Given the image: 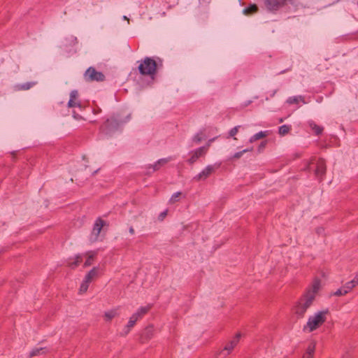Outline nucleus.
<instances>
[{"instance_id": "obj_29", "label": "nucleus", "mask_w": 358, "mask_h": 358, "mask_svg": "<svg viewBox=\"0 0 358 358\" xmlns=\"http://www.w3.org/2000/svg\"><path fill=\"white\" fill-rule=\"evenodd\" d=\"M257 10V7L256 5H251L249 7H247L245 8L244 10H243V12L245 14H251V13H253L255 12H256Z\"/></svg>"}, {"instance_id": "obj_21", "label": "nucleus", "mask_w": 358, "mask_h": 358, "mask_svg": "<svg viewBox=\"0 0 358 358\" xmlns=\"http://www.w3.org/2000/svg\"><path fill=\"white\" fill-rule=\"evenodd\" d=\"M47 352L48 350L46 348H36L30 352L29 357L40 356L41 355H45Z\"/></svg>"}, {"instance_id": "obj_9", "label": "nucleus", "mask_w": 358, "mask_h": 358, "mask_svg": "<svg viewBox=\"0 0 358 358\" xmlns=\"http://www.w3.org/2000/svg\"><path fill=\"white\" fill-rule=\"evenodd\" d=\"M241 336V334L240 333L236 334V336L225 345L223 350L220 352V355L224 357L229 355L238 343Z\"/></svg>"}, {"instance_id": "obj_17", "label": "nucleus", "mask_w": 358, "mask_h": 358, "mask_svg": "<svg viewBox=\"0 0 358 358\" xmlns=\"http://www.w3.org/2000/svg\"><path fill=\"white\" fill-rule=\"evenodd\" d=\"M137 321L138 320L133 315H131L129 317L127 324L122 329V331L120 333V334L122 336L127 335L129 333L131 329L135 325Z\"/></svg>"}, {"instance_id": "obj_31", "label": "nucleus", "mask_w": 358, "mask_h": 358, "mask_svg": "<svg viewBox=\"0 0 358 358\" xmlns=\"http://www.w3.org/2000/svg\"><path fill=\"white\" fill-rule=\"evenodd\" d=\"M181 194L182 193L180 192H176L173 193L169 200V202L171 203H174L175 202H176L178 200V197L181 195Z\"/></svg>"}, {"instance_id": "obj_22", "label": "nucleus", "mask_w": 358, "mask_h": 358, "mask_svg": "<svg viewBox=\"0 0 358 358\" xmlns=\"http://www.w3.org/2000/svg\"><path fill=\"white\" fill-rule=\"evenodd\" d=\"M267 132L266 131H259L255 134H254L253 136H252L250 138V143H253L260 138H262L264 137H265L266 136V134Z\"/></svg>"}, {"instance_id": "obj_18", "label": "nucleus", "mask_w": 358, "mask_h": 358, "mask_svg": "<svg viewBox=\"0 0 358 358\" xmlns=\"http://www.w3.org/2000/svg\"><path fill=\"white\" fill-rule=\"evenodd\" d=\"M308 124L310 128L314 131L315 135H320L324 130V128L320 125H317L313 120H309Z\"/></svg>"}, {"instance_id": "obj_15", "label": "nucleus", "mask_w": 358, "mask_h": 358, "mask_svg": "<svg viewBox=\"0 0 358 358\" xmlns=\"http://www.w3.org/2000/svg\"><path fill=\"white\" fill-rule=\"evenodd\" d=\"M152 305L140 307L132 315L137 320L142 318L151 308Z\"/></svg>"}, {"instance_id": "obj_44", "label": "nucleus", "mask_w": 358, "mask_h": 358, "mask_svg": "<svg viewBox=\"0 0 358 358\" xmlns=\"http://www.w3.org/2000/svg\"><path fill=\"white\" fill-rule=\"evenodd\" d=\"M166 215V211H164V212H163V213L161 214V216H162V217H164Z\"/></svg>"}, {"instance_id": "obj_28", "label": "nucleus", "mask_w": 358, "mask_h": 358, "mask_svg": "<svg viewBox=\"0 0 358 358\" xmlns=\"http://www.w3.org/2000/svg\"><path fill=\"white\" fill-rule=\"evenodd\" d=\"M357 285L355 283V282L352 280L348 282H346L343 287L346 291V293L348 294L353 287H355Z\"/></svg>"}, {"instance_id": "obj_37", "label": "nucleus", "mask_w": 358, "mask_h": 358, "mask_svg": "<svg viewBox=\"0 0 358 358\" xmlns=\"http://www.w3.org/2000/svg\"><path fill=\"white\" fill-rule=\"evenodd\" d=\"M352 280L357 285H358V273L356 274L355 278Z\"/></svg>"}, {"instance_id": "obj_5", "label": "nucleus", "mask_w": 358, "mask_h": 358, "mask_svg": "<svg viewBox=\"0 0 358 358\" xmlns=\"http://www.w3.org/2000/svg\"><path fill=\"white\" fill-rule=\"evenodd\" d=\"M221 163H215L206 166L199 174L196 175L193 180L196 181L204 180L210 176L215 170L220 168Z\"/></svg>"}, {"instance_id": "obj_38", "label": "nucleus", "mask_w": 358, "mask_h": 358, "mask_svg": "<svg viewBox=\"0 0 358 358\" xmlns=\"http://www.w3.org/2000/svg\"><path fill=\"white\" fill-rule=\"evenodd\" d=\"M313 355L304 354L302 358H313Z\"/></svg>"}, {"instance_id": "obj_36", "label": "nucleus", "mask_w": 358, "mask_h": 358, "mask_svg": "<svg viewBox=\"0 0 358 358\" xmlns=\"http://www.w3.org/2000/svg\"><path fill=\"white\" fill-rule=\"evenodd\" d=\"M215 141V138H211L210 140H208V143H206V145H203V147H206V152H208V150L209 148V147L210 146L212 142H213Z\"/></svg>"}, {"instance_id": "obj_19", "label": "nucleus", "mask_w": 358, "mask_h": 358, "mask_svg": "<svg viewBox=\"0 0 358 358\" xmlns=\"http://www.w3.org/2000/svg\"><path fill=\"white\" fill-rule=\"evenodd\" d=\"M154 334V327L148 326L143 331L141 337L143 340L150 339Z\"/></svg>"}, {"instance_id": "obj_43", "label": "nucleus", "mask_w": 358, "mask_h": 358, "mask_svg": "<svg viewBox=\"0 0 358 358\" xmlns=\"http://www.w3.org/2000/svg\"><path fill=\"white\" fill-rule=\"evenodd\" d=\"M251 103H252V101H247L244 103L243 106H244V107H246V106H249Z\"/></svg>"}, {"instance_id": "obj_12", "label": "nucleus", "mask_w": 358, "mask_h": 358, "mask_svg": "<svg viewBox=\"0 0 358 358\" xmlns=\"http://www.w3.org/2000/svg\"><path fill=\"white\" fill-rule=\"evenodd\" d=\"M326 173V164L324 159H320L317 160L316 164V168L315 170V174L316 177L320 180H322L323 176Z\"/></svg>"}, {"instance_id": "obj_6", "label": "nucleus", "mask_w": 358, "mask_h": 358, "mask_svg": "<svg viewBox=\"0 0 358 358\" xmlns=\"http://www.w3.org/2000/svg\"><path fill=\"white\" fill-rule=\"evenodd\" d=\"M84 76L87 81L100 82L104 80L105 79V76L103 73L101 71H97L93 67H89L85 71Z\"/></svg>"}, {"instance_id": "obj_24", "label": "nucleus", "mask_w": 358, "mask_h": 358, "mask_svg": "<svg viewBox=\"0 0 358 358\" xmlns=\"http://www.w3.org/2000/svg\"><path fill=\"white\" fill-rule=\"evenodd\" d=\"M252 150H253V148H250L244 149L241 151L237 152L233 156L230 157L229 159L241 158L244 153L248 152H251V151H252Z\"/></svg>"}, {"instance_id": "obj_40", "label": "nucleus", "mask_w": 358, "mask_h": 358, "mask_svg": "<svg viewBox=\"0 0 358 358\" xmlns=\"http://www.w3.org/2000/svg\"><path fill=\"white\" fill-rule=\"evenodd\" d=\"M129 233L133 235L134 234V229L133 227H130L129 229Z\"/></svg>"}, {"instance_id": "obj_16", "label": "nucleus", "mask_w": 358, "mask_h": 358, "mask_svg": "<svg viewBox=\"0 0 358 358\" xmlns=\"http://www.w3.org/2000/svg\"><path fill=\"white\" fill-rule=\"evenodd\" d=\"M173 158L171 157H169L166 158H162L157 160L153 165H150L149 169H152V171H157L160 169L161 166L165 165L170 161H171Z\"/></svg>"}, {"instance_id": "obj_47", "label": "nucleus", "mask_w": 358, "mask_h": 358, "mask_svg": "<svg viewBox=\"0 0 358 358\" xmlns=\"http://www.w3.org/2000/svg\"><path fill=\"white\" fill-rule=\"evenodd\" d=\"M308 169H311L310 165H308Z\"/></svg>"}, {"instance_id": "obj_30", "label": "nucleus", "mask_w": 358, "mask_h": 358, "mask_svg": "<svg viewBox=\"0 0 358 358\" xmlns=\"http://www.w3.org/2000/svg\"><path fill=\"white\" fill-rule=\"evenodd\" d=\"M202 133L199 132L196 133L193 137H192V141L194 142L196 144H199L202 141Z\"/></svg>"}, {"instance_id": "obj_35", "label": "nucleus", "mask_w": 358, "mask_h": 358, "mask_svg": "<svg viewBox=\"0 0 358 358\" xmlns=\"http://www.w3.org/2000/svg\"><path fill=\"white\" fill-rule=\"evenodd\" d=\"M315 352V345L313 344H310L306 351L305 354L314 355Z\"/></svg>"}, {"instance_id": "obj_25", "label": "nucleus", "mask_w": 358, "mask_h": 358, "mask_svg": "<svg viewBox=\"0 0 358 358\" xmlns=\"http://www.w3.org/2000/svg\"><path fill=\"white\" fill-rule=\"evenodd\" d=\"M82 257H83L82 255H76V259L73 262H70L69 264V267H71L73 269L76 268L79 265L80 262H81Z\"/></svg>"}, {"instance_id": "obj_8", "label": "nucleus", "mask_w": 358, "mask_h": 358, "mask_svg": "<svg viewBox=\"0 0 358 358\" xmlns=\"http://www.w3.org/2000/svg\"><path fill=\"white\" fill-rule=\"evenodd\" d=\"M120 127V122L114 117L108 119L101 126V129L106 134H111L113 131L117 130Z\"/></svg>"}, {"instance_id": "obj_42", "label": "nucleus", "mask_w": 358, "mask_h": 358, "mask_svg": "<svg viewBox=\"0 0 358 358\" xmlns=\"http://www.w3.org/2000/svg\"><path fill=\"white\" fill-rule=\"evenodd\" d=\"M277 91H278L277 90H275L272 91L271 94H270V96L271 97H273L275 96V94H276Z\"/></svg>"}, {"instance_id": "obj_33", "label": "nucleus", "mask_w": 358, "mask_h": 358, "mask_svg": "<svg viewBox=\"0 0 358 358\" xmlns=\"http://www.w3.org/2000/svg\"><path fill=\"white\" fill-rule=\"evenodd\" d=\"M241 127L240 125L236 126L231 129L229 131V137H234L237 133L238 132V129Z\"/></svg>"}, {"instance_id": "obj_41", "label": "nucleus", "mask_w": 358, "mask_h": 358, "mask_svg": "<svg viewBox=\"0 0 358 358\" xmlns=\"http://www.w3.org/2000/svg\"><path fill=\"white\" fill-rule=\"evenodd\" d=\"M265 145H266V142H262L259 147V150L264 148L265 147Z\"/></svg>"}, {"instance_id": "obj_13", "label": "nucleus", "mask_w": 358, "mask_h": 358, "mask_svg": "<svg viewBox=\"0 0 358 358\" xmlns=\"http://www.w3.org/2000/svg\"><path fill=\"white\" fill-rule=\"evenodd\" d=\"M78 92L76 90H73L70 92V99L68 102L69 108H80L81 103L80 101L78 100Z\"/></svg>"}, {"instance_id": "obj_27", "label": "nucleus", "mask_w": 358, "mask_h": 358, "mask_svg": "<svg viewBox=\"0 0 358 358\" xmlns=\"http://www.w3.org/2000/svg\"><path fill=\"white\" fill-rule=\"evenodd\" d=\"M291 129V126L283 124L279 127L278 132L280 135L284 136L287 134Z\"/></svg>"}, {"instance_id": "obj_34", "label": "nucleus", "mask_w": 358, "mask_h": 358, "mask_svg": "<svg viewBox=\"0 0 358 358\" xmlns=\"http://www.w3.org/2000/svg\"><path fill=\"white\" fill-rule=\"evenodd\" d=\"M347 293H346V291L345 290V289L342 287L341 288H339L338 289H337L334 293V295L335 296H343V295H345Z\"/></svg>"}, {"instance_id": "obj_46", "label": "nucleus", "mask_w": 358, "mask_h": 358, "mask_svg": "<svg viewBox=\"0 0 358 358\" xmlns=\"http://www.w3.org/2000/svg\"><path fill=\"white\" fill-rule=\"evenodd\" d=\"M122 18H123V20H128V18H127V17L126 15H124V16L122 17Z\"/></svg>"}, {"instance_id": "obj_48", "label": "nucleus", "mask_w": 358, "mask_h": 358, "mask_svg": "<svg viewBox=\"0 0 358 358\" xmlns=\"http://www.w3.org/2000/svg\"><path fill=\"white\" fill-rule=\"evenodd\" d=\"M342 358H345V357H342Z\"/></svg>"}, {"instance_id": "obj_1", "label": "nucleus", "mask_w": 358, "mask_h": 358, "mask_svg": "<svg viewBox=\"0 0 358 358\" xmlns=\"http://www.w3.org/2000/svg\"><path fill=\"white\" fill-rule=\"evenodd\" d=\"M329 311L328 309L319 310L310 315L306 324L303 326V330L307 332H312L318 329L327 320Z\"/></svg>"}, {"instance_id": "obj_3", "label": "nucleus", "mask_w": 358, "mask_h": 358, "mask_svg": "<svg viewBox=\"0 0 358 358\" xmlns=\"http://www.w3.org/2000/svg\"><path fill=\"white\" fill-rule=\"evenodd\" d=\"M156 62L150 57H145L138 66L139 72L142 75L152 76L156 72Z\"/></svg>"}, {"instance_id": "obj_2", "label": "nucleus", "mask_w": 358, "mask_h": 358, "mask_svg": "<svg viewBox=\"0 0 358 358\" xmlns=\"http://www.w3.org/2000/svg\"><path fill=\"white\" fill-rule=\"evenodd\" d=\"M313 302V295H303L295 303L293 308V313L297 318L304 317L307 310L311 306Z\"/></svg>"}, {"instance_id": "obj_7", "label": "nucleus", "mask_w": 358, "mask_h": 358, "mask_svg": "<svg viewBox=\"0 0 358 358\" xmlns=\"http://www.w3.org/2000/svg\"><path fill=\"white\" fill-rule=\"evenodd\" d=\"M105 224L106 222L101 218L99 217L96 220L93 226L92 231L89 237L90 242L93 243L98 240L100 232Z\"/></svg>"}, {"instance_id": "obj_39", "label": "nucleus", "mask_w": 358, "mask_h": 358, "mask_svg": "<svg viewBox=\"0 0 358 358\" xmlns=\"http://www.w3.org/2000/svg\"><path fill=\"white\" fill-rule=\"evenodd\" d=\"M323 231H324V229H323V228H322V227H320V228L317 229V233L318 234H322Z\"/></svg>"}, {"instance_id": "obj_14", "label": "nucleus", "mask_w": 358, "mask_h": 358, "mask_svg": "<svg viewBox=\"0 0 358 358\" xmlns=\"http://www.w3.org/2000/svg\"><path fill=\"white\" fill-rule=\"evenodd\" d=\"M320 288V280L319 279H315L310 287V288L308 289V290L305 292L303 295H308V294L310 295H313V301L315 300V295L317 292L319 291Z\"/></svg>"}, {"instance_id": "obj_20", "label": "nucleus", "mask_w": 358, "mask_h": 358, "mask_svg": "<svg viewBox=\"0 0 358 358\" xmlns=\"http://www.w3.org/2000/svg\"><path fill=\"white\" fill-rule=\"evenodd\" d=\"M299 101H301L303 104L306 103L304 97L301 95L290 96L287 99V103L289 104L298 103Z\"/></svg>"}, {"instance_id": "obj_26", "label": "nucleus", "mask_w": 358, "mask_h": 358, "mask_svg": "<svg viewBox=\"0 0 358 358\" xmlns=\"http://www.w3.org/2000/svg\"><path fill=\"white\" fill-rule=\"evenodd\" d=\"M87 255H88V257L84 263L85 267L90 266L92 264L93 259L96 254H95V252H90Z\"/></svg>"}, {"instance_id": "obj_45", "label": "nucleus", "mask_w": 358, "mask_h": 358, "mask_svg": "<svg viewBox=\"0 0 358 358\" xmlns=\"http://www.w3.org/2000/svg\"><path fill=\"white\" fill-rule=\"evenodd\" d=\"M78 115H76V114H73V117L76 118V119H78Z\"/></svg>"}, {"instance_id": "obj_11", "label": "nucleus", "mask_w": 358, "mask_h": 358, "mask_svg": "<svg viewBox=\"0 0 358 358\" xmlns=\"http://www.w3.org/2000/svg\"><path fill=\"white\" fill-rule=\"evenodd\" d=\"M206 147H200L194 150L189 152L191 154L190 158L187 160L188 163L192 164L196 162V160L204 156L207 152H206Z\"/></svg>"}, {"instance_id": "obj_10", "label": "nucleus", "mask_w": 358, "mask_h": 358, "mask_svg": "<svg viewBox=\"0 0 358 358\" xmlns=\"http://www.w3.org/2000/svg\"><path fill=\"white\" fill-rule=\"evenodd\" d=\"M291 0H265L264 3L266 8L271 11H275L284 6Z\"/></svg>"}, {"instance_id": "obj_23", "label": "nucleus", "mask_w": 358, "mask_h": 358, "mask_svg": "<svg viewBox=\"0 0 358 358\" xmlns=\"http://www.w3.org/2000/svg\"><path fill=\"white\" fill-rule=\"evenodd\" d=\"M36 83L34 82H27L23 84L18 85L17 86V89L18 90H27L32 87Z\"/></svg>"}, {"instance_id": "obj_32", "label": "nucleus", "mask_w": 358, "mask_h": 358, "mask_svg": "<svg viewBox=\"0 0 358 358\" xmlns=\"http://www.w3.org/2000/svg\"><path fill=\"white\" fill-rule=\"evenodd\" d=\"M116 314H117V312L115 310H112L106 312L105 317L107 320H110L114 317H115Z\"/></svg>"}, {"instance_id": "obj_4", "label": "nucleus", "mask_w": 358, "mask_h": 358, "mask_svg": "<svg viewBox=\"0 0 358 358\" xmlns=\"http://www.w3.org/2000/svg\"><path fill=\"white\" fill-rule=\"evenodd\" d=\"M99 271H100L99 268L96 266V267L92 268L86 274V275L85 276V278L80 285V289H79L80 294H83L87 292L91 282L94 279H95L96 278H97L99 276Z\"/></svg>"}]
</instances>
